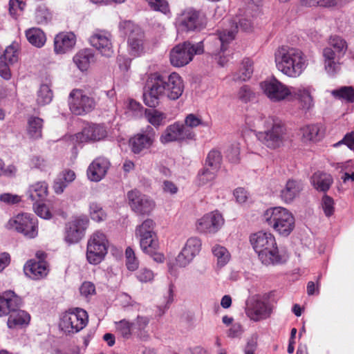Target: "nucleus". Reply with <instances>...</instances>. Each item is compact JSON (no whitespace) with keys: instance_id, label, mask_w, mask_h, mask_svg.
<instances>
[{"instance_id":"a19ab883","label":"nucleus","mask_w":354,"mask_h":354,"mask_svg":"<svg viewBox=\"0 0 354 354\" xmlns=\"http://www.w3.org/2000/svg\"><path fill=\"white\" fill-rule=\"evenodd\" d=\"M297 99L299 101L303 109L309 110L314 106L313 98L309 88H299L295 93Z\"/></svg>"},{"instance_id":"c03bdc74","label":"nucleus","mask_w":354,"mask_h":354,"mask_svg":"<svg viewBox=\"0 0 354 354\" xmlns=\"http://www.w3.org/2000/svg\"><path fill=\"white\" fill-rule=\"evenodd\" d=\"M115 326L117 330L125 339H129L133 333L135 334L134 323L130 322L125 319L115 322Z\"/></svg>"},{"instance_id":"5701e85b","label":"nucleus","mask_w":354,"mask_h":354,"mask_svg":"<svg viewBox=\"0 0 354 354\" xmlns=\"http://www.w3.org/2000/svg\"><path fill=\"white\" fill-rule=\"evenodd\" d=\"M238 27L243 31H250L252 28V23L250 20L245 18L241 19L239 21V26L236 25L234 30H223L218 37H214V41L221 46V51L224 52L227 49V44L234 39L236 29Z\"/></svg>"},{"instance_id":"f8f14e48","label":"nucleus","mask_w":354,"mask_h":354,"mask_svg":"<svg viewBox=\"0 0 354 354\" xmlns=\"http://www.w3.org/2000/svg\"><path fill=\"white\" fill-rule=\"evenodd\" d=\"M127 198L131 210L138 216L149 215L155 207V202L137 189L128 192Z\"/></svg>"},{"instance_id":"5fc2aeb1","label":"nucleus","mask_w":354,"mask_h":354,"mask_svg":"<svg viewBox=\"0 0 354 354\" xmlns=\"http://www.w3.org/2000/svg\"><path fill=\"white\" fill-rule=\"evenodd\" d=\"M217 170H211L208 168H203L198 174V181L200 185H204L212 181L216 176Z\"/></svg>"},{"instance_id":"f257e3e1","label":"nucleus","mask_w":354,"mask_h":354,"mask_svg":"<svg viewBox=\"0 0 354 354\" xmlns=\"http://www.w3.org/2000/svg\"><path fill=\"white\" fill-rule=\"evenodd\" d=\"M184 84L181 77L176 73L169 75L154 73L146 82L143 100L146 106L156 108L161 97L165 96L171 100L178 99L183 94Z\"/></svg>"},{"instance_id":"6e6d98bb","label":"nucleus","mask_w":354,"mask_h":354,"mask_svg":"<svg viewBox=\"0 0 354 354\" xmlns=\"http://www.w3.org/2000/svg\"><path fill=\"white\" fill-rule=\"evenodd\" d=\"M35 21L38 24H46L51 19V15L44 6H39L35 11Z\"/></svg>"},{"instance_id":"0e129e2a","label":"nucleus","mask_w":354,"mask_h":354,"mask_svg":"<svg viewBox=\"0 0 354 354\" xmlns=\"http://www.w3.org/2000/svg\"><path fill=\"white\" fill-rule=\"evenodd\" d=\"M240 149L239 145H232L226 151V157L233 163H236L239 161Z\"/></svg>"},{"instance_id":"6ab92c4d","label":"nucleus","mask_w":354,"mask_h":354,"mask_svg":"<svg viewBox=\"0 0 354 354\" xmlns=\"http://www.w3.org/2000/svg\"><path fill=\"white\" fill-rule=\"evenodd\" d=\"M156 140V131L151 126L140 133L136 134L129 140V146L132 152L138 154L145 149H149Z\"/></svg>"},{"instance_id":"338daca9","label":"nucleus","mask_w":354,"mask_h":354,"mask_svg":"<svg viewBox=\"0 0 354 354\" xmlns=\"http://www.w3.org/2000/svg\"><path fill=\"white\" fill-rule=\"evenodd\" d=\"M0 201L7 205H15L21 201V197L17 194L4 193L0 195Z\"/></svg>"},{"instance_id":"bb28decb","label":"nucleus","mask_w":354,"mask_h":354,"mask_svg":"<svg viewBox=\"0 0 354 354\" xmlns=\"http://www.w3.org/2000/svg\"><path fill=\"white\" fill-rule=\"evenodd\" d=\"M76 37L71 32H60L54 39V50L57 54H64L71 50L75 45Z\"/></svg>"},{"instance_id":"f704fd0d","label":"nucleus","mask_w":354,"mask_h":354,"mask_svg":"<svg viewBox=\"0 0 354 354\" xmlns=\"http://www.w3.org/2000/svg\"><path fill=\"white\" fill-rule=\"evenodd\" d=\"M300 134L303 142H317L320 140L322 135L318 124H308L300 129Z\"/></svg>"},{"instance_id":"0eeeda50","label":"nucleus","mask_w":354,"mask_h":354,"mask_svg":"<svg viewBox=\"0 0 354 354\" xmlns=\"http://www.w3.org/2000/svg\"><path fill=\"white\" fill-rule=\"evenodd\" d=\"M120 28L127 37L129 53L134 57H138L144 53L145 36L143 30L131 21L121 22Z\"/></svg>"},{"instance_id":"e433bc0d","label":"nucleus","mask_w":354,"mask_h":354,"mask_svg":"<svg viewBox=\"0 0 354 354\" xmlns=\"http://www.w3.org/2000/svg\"><path fill=\"white\" fill-rule=\"evenodd\" d=\"M145 117L149 123L155 128H158L165 124L167 115L157 109H145Z\"/></svg>"},{"instance_id":"20e7f679","label":"nucleus","mask_w":354,"mask_h":354,"mask_svg":"<svg viewBox=\"0 0 354 354\" xmlns=\"http://www.w3.org/2000/svg\"><path fill=\"white\" fill-rule=\"evenodd\" d=\"M263 220L277 232L288 236L295 228V218L287 209L275 207L268 209L263 214Z\"/></svg>"},{"instance_id":"b1692460","label":"nucleus","mask_w":354,"mask_h":354,"mask_svg":"<svg viewBox=\"0 0 354 354\" xmlns=\"http://www.w3.org/2000/svg\"><path fill=\"white\" fill-rule=\"evenodd\" d=\"M48 265L46 261L30 259L24 266L25 274L34 280H39L47 276Z\"/></svg>"},{"instance_id":"9b49d317","label":"nucleus","mask_w":354,"mask_h":354,"mask_svg":"<svg viewBox=\"0 0 354 354\" xmlns=\"http://www.w3.org/2000/svg\"><path fill=\"white\" fill-rule=\"evenodd\" d=\"M107 253V240L100 232L93 233L87 242L86 259L89 263L97 265L104 259Z\"/></svg>"},{"instance_id":"603ef678","label":"nucleus","mask_w":354,"mask_h":354,"mask_svg":"<svg viewBox=\"0 0 354 354\" xmlns=\"http://www.w3.org/2000/svg\"><path fill=\"white\" fill-rule=\"evenodd\" d=\"M155 227L154 221L151 218H147L138 225L136 229V236L147 235L156 234L153 231Z\"/></svg>"},{"instance_id":"8fccbe9b","label":"nucleus","mask_w":354,"mask_h":354,"mask_svg":"<svg viewBox=\"0 0 354 354\" xmlns=\"http://www.w3.org/2000/svg\"><path fill=\"white\" fill-rule=\"evenodd\" d=\"M328 44L338 53L344 54L347 50L346 41L339 36H330Z\"/></svg>"},{"instance_id":"4d7b16f0","label":"nucleus","mask_w":354,"mask_h":354,"mask_svg":"<svg viewBox=\"0 0 354 354\" xmlns=\"http://www.w3.org/2000/svg\"><path fill=\"white\" fill-rule=\"evenodd\" d=\"M340 0H303L302 4L307 6H322L326 8L338 6Z\"/></svg>"},{"instance_id":"4be33fe9","label":"nucleus","mask_w":354,"mask_h":354,"mask_svg":"<svg viewBox=\"0 0 354 354\" xmlns=\"http://www.w3.org/2000/svg\"><path fill=\"white\" fill-rule=\"evenodd\" d=\"M201 248V241L199 239L196 237L189 238L176 258L177 263L181 267L186 266L198 254Z\"/></svg>"},{"instance_id":"aec40b11","label":"nucleus","mask_w":354,"mask_h":354,"mask_svg":"<svg viewBox=\"0 0 354 354\" xmlns=\"http://www.w3.org/2000/svg\"><path fill=\"white\" fill-rule=\"evenodd\" d=\"M111 36V34L107 31L97 30L91 36L89 42L102 55L111 57L113 53Z\"/></svg>"},{"instance_id":"f3484780","label":"nucleus","mask_w":354,"mask_h":354,"mask_svg":"<svg viewBox=\"0 0 354 354\" xmlns=\"http://www.w3.org/2000/svg\"><path fill=\"white\" fill-rule=\"evenodd\" d=\"M224 224V218L218 211H213L203 215L197 221L196 230L200 233L215 234Z\"/></svg>"},{"instance_id":"774afa93","label":"nucleus","mask_w":354,"mask_h":354,"mask_svg":"<svg viewBox=\"0 0 354 354\" xmlns=\"http://www.w3.org/2000/svg\"><path fill=\"white\" fill-rule=\"evenodd\" d=\"M342 144L346 145L351 150L354 151V131L347 133L342 140L339 141L334 146H339Z\"/></svg>"},{"instance_id":"6e6552de","label":"nucleus","mask_w":354,"mask_h":354,"mask_svg":"<svg viewBox=\"0 0 354 354\" xmlns=\"http://www.w3.org/2000/svg\"><path fill=\"white\" fill-rule=\"evenodd\" d=\"M88 322L87 312L82 308H76L63 314L59 326L66 335H71L82 330Z\"/></svg>"},{"instance_id":"052dcab7","label":"nucleus","mask_w":354,"mask_h":354,"mask_svg":"<svg viewBox=\"0 0 354 354\" xmlns=\"http://www.w3.org/2000/svg\"><path fill=\"white\" fill-rule=\"evenodd\" d=\"M322 206L325 215L328 217L334 213V201L332 197L324 195L322 199Z\"/></svg>"},{"instance_id":"ea45409f","label":"nucleus","mask_w":354,"mask_h":354,"mask_svg":"<svg viewBox=\"0 0 354 354\" xmlns=\"http://www.w3.org/2000/svg\"><path fill=\"white\" fill-rule=\"evenodd\" d=\"M331 94L336 99L344 100L348 103L354 102V87L351 86H341L332 91Z\"/></svg>"},{"instance_id":"a18cd8bd","label":"nucleus","mask_w":354,"mask_h":354,"mask_svg":"<svg viewBox=\"0 0 354 354\" xmlns=\"http://www.w3.org/2000/svg\"><path fill=\"white\" fill-rule=\"evenodd\" d=\"M323 56L325 60L326 70L328 73H335L337 66L335 62V50L330 47L325 48L323 50Z\"/></svg>"},{"instance_id":"412c9836","label":"nucleus","mask_w":354,"mask_h":354,"mask_svg":"<svg viewBox=\"0 0 354 354\" xmlns=\"http://www.w3.org/2000/svg\"><path fill=\"white\" fill-rule=\"evenodd\" d=\"M22 304V299L14 291L6 290L0 293V317L9 316Z\"/></svg>"},{"instance_id":"4c0bfd02","label":"nucleus","mask_w":354,"mask_h":354,"mask_svg":"<svg viewBox=\"0 0 354 354\" xmlns=\"http://www.w3.org/2000/svg\"><path fill=\"white\" fill-rule=\"evenodd\" d=\"M137 236L140 238V245L145 253H151L154 250H158V242L156 234Z\"/></svg>"},{"instance_id":"c756f323","label":"nucleus","mask_w":354,"mask_h":354,"mask_svg":"<svg viewBox=\"0 0 354 354\" xmlns=\"http://www.w3.org/2000/svg\"><path fill=\"white\" fill-rule=\"evenodd\" d=\"M48 188L46 182H37L29 187L26 194L33 203L43 202L48 196Z\"/></svg>"},{"instance_id":"37998d69","label":"nucleus","mask_w":354,"mask_h":354,"mask_svg":"<svg viewBox=\"0 0 354 354\" xmlns=\"http://www.w3.org/2000/svg\"><path fill=\"white\" fill-rule=\"evenodd\" d=\"M53 97V93L48 84H44L40 86L37 92V102L39 105L44 106L49 104Z\"/></svg>"},{"instance_id":"09e8293b","label":"nucleus","mask_w":354,"mask_h":354,"mask_svg":"<svg viewBox=\"0 0 354 354\" xmlns=\"http://www.w3.org/2000/svg\"><path fill=\"white\" fill-rule=\"evenodd\" d=\"M118 299L120 306L125 311H129L131 310L138 311L140 310V304L133 300L127 293H122L119 296Z\"/></svg>"},{"instance_id":"864d4df0","label":"nucleus","mask_w":354,"mask_h":354,"mask_svg":"<svg viewBox=\"0 0 354 354\" xmlns=\"http://www.w3.org/2000/svg\"><path fill=\"white\" fill-rule=\"evenodd\" d=\"M89 208L90 215L93 221L101 222L106 218V214L100 204L95 202L91 203Z\"/></svg>"},{"instance_id":"4468645a","label":"nucleus","mask_w":354,"mask_h":354,"mask_svg":"<svg viewBox=\"0 0 354 354\" xmlns=\"http://www.w3.org/2000/svg\"><path fill=\"white\" fill-rule=\"evenodd\" d=\"M69 108L77 115L91 112L95 106L93 98L83 94L82 91L73 89L69 95Z\"/></svg>"},{"instance_id":"de8ad7c7","label":"nucleus","mask_w":354,"mask_h":354,"mask_svg":"<svg viewBox=\"0 0 354 354\" xmlns=\"http://www.w3.org/2000/svg\"><path fill=\"white\" fill-rule=\"evenodd\" d=\"M222 161L221 153L216 150H211L207 156L205 164L212 170H218Z\"/></svg>"},{"instance_id":"f03ea898","label":"nucleus","mask_w":354,"mask_h":354,"mask_svg":"<svg viewBox=\"0 0 354 354\" xmlns=\"http://www.w3.org/2000/svg\"><path fill=\"white\" fill-rule=\"evenodd\" d=\"M250 241L263 264L277 265L286 261V257L279 254L275 238L270 232L259 231L252 234Z\"/></svg>"},{"instance_id":"58836bf2","label":"nucleus","mask_w":354,"mask_h":354,"mask_svg":"<svg viewBox=\"0 0 354 354\" xmlns=\"http://www.w3.org/2000/svg\"><path fill=\"white\" fill-rule=\"evenodd\" d=\"M238 73L233 75L234 81H246L253 73V62L249 58H245Z\"/></svg>"},{"instance_id":"393cba45","label":"nucleus","mask_w":354,"mask_h":354,"mask_svg":"<svg viewBox=\"0 0 354 354\" xmlns=\"http://www.w3.org/2000/svg\"><path fill=\"white\" fill-rule=\"evenodd\" d=\"M110 163L104 158H95L88 166L86 171L88 178L93 182L101 180L106 175Z\"/></svg>"},{"instance_id":"2eb2a0df","label":"nucleus","mask_w":354,"mask_h":354,"mask_svg":"<svg viewBox=\"0 0 354 354\" xmlns=\"http://www.w3.org/2000/svg\"><path fill=\"white\" fill-rule=\"evenodd\" d=\"M260 87L263 93L274 102L282 101L291 95L290 88L275 77L261 82Z\"/></svg>"},{"instance_id":"c9c22d12","label":"nucleus","mask_w":354,"mask_h":354,"mask_svg":"<svg viewBox=\"0 0 354 354\" xmlns=\"http://www.w3.org/2000/svg\"><path fill=\"white\" fill-rule=\"evenodd\" d=\"M43 120L39 117L31 116L28 120L27 133L32 139L40 138L42 136Z\"/></svg>"},{"instance_id":"69168bd1","label":"nucleus","mask_w":354,"mask_h":354,"mask_svg":"<svg viewBox=\"0 0 354 354\" xmlns=\"http://www.w3.org/2000/svg\"><path fill=\"white\" fill-rule=\"evenodd\" d=\"M80 292L82 296L88 297L95 294V286L92 282L84 281L80 288Z\"/></svg>"},{"instance_id":"dca6fc26","label":"nucleus","mask_w":354,"mask_h":354,"mask_svg":"<svg viewBox=\"0 0 354 354\" xmlns=\"http://www.w3.org/2000/svg\"><path fill=\"white\" fill-rule=\"evenodd\" d=\"M195 133L192 130H189L187 127L180 122H175L168 126L160 138L162 143H167L174 141H182L185 140H193Z\"/></svg>"},{"instance_id":"473e14b6","label":"nucleus","mask_w":354,"mask_h":354,"mask_svg":"<svg viewBox=\"0 0 354 354\" xmlns=\"http://www.w3.org/2000/svg\"><path fill=\"white\" fill-rule=\"evenodd\" d=\"M75 178V174L71 169L62 171L55 180L53 189L57 194H62L69 183Z\"/></svg>"},{"instance_id":"72a5a7b5","label":"nucleus","mask_w":354,"mask_h":354,"mask_svg":"<svg viewBox=\"0 0 354 354\" xmlns=\"http://www.w3.org/2000/svg\"><path fill=\"white\" fill-rule=\"evenodd\" d=\"M26 37L28 42L37 48L42 47L46 41L45 33L39 28H31L26 30Z\"/></svg>"},{"instance_id":"9d476101","label":"nucleus","mask_w":354,"mask_h":354,"mask_svg":"<svg viewBox=\"0 0 354 354\" xmlns=\"http://www.w3.org/2000/svg\"><path fill=\"white\" fill-rule=\"evenodd\" d=\"M6 227L22 234L28 239H34L38 234L37 220L33 215L28 213L19 214L10 218Z\"/></svg>"},{"instance_id":"bf43d9fd","label":"nucleus","mask_w":354,"mask_h":354,"mask_svg":"<svg viewBox=\"0 0 354 354\" xmlns=\"http://www.w3.org/2000/svg\"><path fill=\"white\" fill-rule=\"evenodd\" d=\"M150 8L155 10L167 14L169 12V3L166 0H145Z\"/></svg>"},{"instance_id":"13d9d810","label":"nucleus","mask_w":354,"mask_h":354,"mask_svg":"<svg viewBox=\"0 0 354 354\" xmlns=\"http://www.w3.org/2000/svg\"><path fill=\"white\" fill-rule=\"evenodd\" d=\"M126 266L129 270H136L138 268V261L136 257L135 252L133 249L128 247L125 251Z\"/></svg>"},{"instance_id":"79ce46f5","label":"nucleus","mask_w":354,"mask_h":354,"mask_svg":"<svg viewBox=\"0 0 354 354\" xmlns=\"http://www.w3.org/2000/svg\"><path fill=\"white\" fill-rule=\"evenodd\" d=\"M214 256L216 258L217 265L219 267L225 266L230 259V254L223 246L215 245L212 249Z\"/></svg>"},{"instance_id":"e2e57ef3","label":"nucleus","mask_w":354,"mask_h":354,"mask_svg":"<svg viewBox=\"0 0 354 354\" xmlns=\"http://www.w3.org/2000/svg\"><path fill=\"white\" fill-rule=\"evenodd\" d=\"M238 97L243 102L247 103L254 97V93L248 86L244 85L240 88Z\"/></svg>"},{"instance_id":"cd10ccee","label":"nucleus","mask_w":354,"mask_h":354,"mask_svg":"<svg viewBox=\"0 0 354 354\" xmlns=\"http://www.w3.org/2000/svg\"><path fill=\"white\" fill-rule=\"evenodd\" d=\"M105 127L100 124H92L83 129L80 133H78L77 138L81 142L99 141L106 136Z\"/></svg>"},{"instance_id":"1a4fd4ad","label":"nucleus","mask_w":354,"mask_h":354,"mask_svg":"<svg viewBox=\"0 0 354 354\" xmlns=\"http://www.w3.org/2000/svg\"><path fill=\"white\" fill-rule=\"evenodd\" d=\"M207 25L205 15L200 10L187 8L178 18V27L181 32H200Z\"/></svg>"},{"instance_id":"7ed1b4c3","label":"nucleus","mask_w":354,"mask_h":354,"mask_svg":"<svg viewBox=\"0 0 354 354\" xmlns=\"http://www.w3.org/2000/svg\"><path fill=\"white\" fill-rule=\"evenodd\" d=\"M275 63L279 71L290 77L299 76L306 68L303 53L294 48L282 46L275 53Z\"/></svg>"},{"instance_id":"2f4dec72","label":"nucleus","mask_w":354,"mask_h":354,"mask_svg":"<svg viewBox=\"0 0 354 354\" xmlns=\"http://www.w3.org/2000/svg\"><path fill=\"white\" fill-rule=\"evenodd\" d=\"M73 62L80 71H86L91 64L95 62L94 53L91 49H84L74 56Z\"/></svg>"},{"instance_id":"ddd939ff","label":"nucleus","mask_w":354,"mask_h":354,"mask_svg":"<svg viewBox=\"0 0 354 354\" xmlns=\"http://www.w3.org/2000/svg\"><path fill=\"white\" fill-rule=\"evenodd\" d=\"M89 221L86 216L76 217L66 223L64 239L69 245L80 242L85 235Z\"/></svg>"},{"instance_id":"7c9ffc66","label":"nucleus","mask_w":354,"mask_h":354,"mask_svg":"<svg viewBox=\"0 0 354 354\" xmlns=\"http://www.w3.org/2000/svg\"><path fill=\"white\" fill-rule=\"evenodd\" d=\"M30 321V314L18 308L8 316L7 325L10 328H15L17 326H27Z\"/></svg>"},{"instance_id":"39448f33","label":"nucleus","mask_w":354,"mask_h":354,"mask_svg":"<svg viewBox=\"0 0 354 354\" xmlns=\"http://www.w3.org/2000/svg\"><path fill=\"white\" fill-rule=\"evenodd\" d=\"M266 130L259 132L258 139L267 147L275 149L283 145L287 138L286 129L278 119L269 117L265 121Z\"/></svg>"},{"instance_id":"c85d7f7f","label":"nucleus","mask_w":354,"mask_h":354,"mask_svg":"<svg viewBox=\"0 0 354 354\" xmlns=\"http://www.w3.org/2000/svg\"><path fill=\"white\" fill-rule=\"evenodd\" d=\"M310 183L317 191L326 193L331 187L333 178L330 174L318 171L311 176Z\"/></svg>"},{"instance_id":"423d86ee","label":"nucleus","mask_w":354,"mask_h":354,"mask_svg":"<svg viewBox=\"0 0 354 354\" xmlns=\"http://www.w3.org/2000/svg\"><path fill=\"white\" fill-rule=\"evenodd\" d=\"M204 52L203 41L195 44L189 41L174 46L170 52V62L176 67H181L189 64L194 55H201Z\"/></svg>"},{"instance_id":"3c124183","label":"nucleus","mask_w":354,"mask_h":354,"mask_svg":"<svg viewBox=\"0 0 354 354\" xmlns=\"http://www.w3.org/2000/svg\"><path fill=\"white\" fill-rule=\"evenodd\" d=\"M0 60H3V62L10 64L16 63L18 61L17 47L13 44L8 46L5 49L3 55L0 57Z\"/></svg>"},{"instance_id":"a211bd4d","label":"nucleus","mask_w":354,"mask_h":354,"mask_svg":"<svg viewBox=\"0 0 354 354\" xmlns=\"http://www.w3.org/2000/svg\"><path fill=\"white\" fill-rule=\"evenodd\" d=\"M272 308L268 301L259 298H252L248 303L245 308L247 316L254 322L266 319L272 314Z\"/></svg>"},{"instance_id":"680f3d73","label":"nucleus","mask_w":354,"mask_h":354,"mask_svg":"<svg viewBox=\"0 0 354 354\" xmlns=\"http://www.w3.org/2000/svg\"><path fill=\"white\" fill-rule=\"evenodd\" d=\"M34 209L37 216L44 219H49L52 216L48 207L43 202L34 203Z\"/></svg>"},{"instance_id":"49530a36","label":"nucleus","mask_w":354,"mask_h":354,"mask_svg":"<svg viewBox=\"0 0 354 354\" xmlns=\"http://www.w3.org/2000/svg\"><path fill=\"white\" fill-rule=\"evenodd\" d=\"M134 323L133 328L135 334L140 339H145L147 337L145 333V329L149 323V319L147 317L138 316Z\"/></svg>"},{"instance_id":"a878e982","label":"nucleus","mask_w":354,"mask_h":354,"mask_svg":"<svg viewBox=\"0 0 354 354\" xmlns=\"http://www.w3.org/2000/svg\"><path fill=\"white\" fill-rule=\"evenodd\" d=\"M302 190L303 184L301 180L288 179L280 191V198L285 203H290L299 196Z\"/></svg>"}]
</instances>
